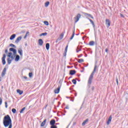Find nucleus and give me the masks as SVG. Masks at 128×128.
Returning a JSON list of instances; mask_svg holds the SVG:
<instances>
[{
    "label": "nucleus",
    "mask_w": 128,
    "mask_h": 128,
    "mask_svg": "<svg viewBox=\"0 0 128 128\" xmlns=\"http://www.w3.org/2000/svg\"><path fill=\"white\" fill-rule=\"evenodd\" d=\"M92 90H94V86H92Z\"/></svg>",
    "instance_id": "48"
},
{
    "label": "nucleus",
    "mask_w": 128,
    "mask_h": 128,
    "mask_svg": "<svg viewBox=\"0 0 128 128\" xmlns=\"http://www.w3.org/2000/svg\"><path fill=\"white\" fill-rule=\"evenodd\" d=\"M2 104V99L0 98V106Z\"/></svg>",
    "instance_id": "41"
},
{
    "label": "nucleus",
    "mask_w": 128,
    "mask_h": 128,
    "mask_svg": "<svg viewBox=\"0 0 128 128\" xmlns=\"http://www.w3.org/2000/svg\"><path fill=\"white\" fill-rule=\"evenodd\" d=\"M75 96H76V94H75Z\"/></svg>",
    "instance_id": "62"
},
{
    "label": "nucleus",
    "mask_w": 128,
    "mask_h": 128,
    "mask_svg": "<svg viewBox=\"0 0 128 128\" xmlns=\"http://www.w3.org/2000/svg\"><path fill=\"white\" fill-rule=\"evenodd\" d=\"M6 54H4L2 58V64L3 66H4V64H6Z\"/></svg>",
    "instance_id": "6"
},
{
    "label": "nucleus",
    "mask_w": 128,
    "mask_h": 128,
    "mask_svg": "<svg viewBox=\"0 0 128 128\" xmlns=\"http://www.w3.org/2000/svg\"><path fill=\"white\" fill-rule=\"evenodd\" d=\"M18 52L21 56H22V49H19L18 50Z\"/></svg>",
    "instance_id": "24"
},
{
    "label": "nucleus",
    "mask_w": 128,
    "mask_h": 128,
    "mask_svg": "<svg viewBox=\"0 0 128 128\" xmlns=\"http://www.w3.org/2000/svg\"><path fill=\"white\" fill-rule=\"evenodd\" d=\"M80 16H82V15L80 14H78L74 18V20H75V24H76V22H78V20H80Z\"/></svg>",
    "instance_id": "5"
},
{
    "label": "nucleus",
    "mask_w": 128,
    "mask_h": 128,
    "mask_svg": "<svg viewBox=\"0 0 128 128\" xmlns=\"http://www.w3.org/2000/svg\"><path fill=\"white\" fill-rule=\"evenodd\" d=\"M3 124L5 128H12V118L10 115H6L4 116L3 120Z\"/></svg>",
    "instance_id": "1"
},
{
    "label": "nucleus",
    "mask_w": 128,
    "mask_h": 128,
    "mask_svg": "<svg viewBox=\"0 0 128 128\" xmlns=\"http://www.w3.org/2000/svg\"><path fill=\"white\" fill-rule=\"evenodd\" d=\"M76 70H71L70 71V76H74V74H76Z\"/></svg>",
    "instance_id": "12"
},
{
    "label": "nucleus",
    "mask_w": 128,
    "mask_h": 128,
    "mask_svg": "<svg viewBox=\"0 0 128 128\" xmlns=\"http://www.w3.org/2000/svg\"><path fill=\"white\" fill-rule=\"evenodd\" d=\"M80 52V51L78 50H76V52Z\"/></svg>",
    "instance_id": "58"
},
{
    "label": "nucleus",
    "mask_w": 128,
    "mask_h": 128,
    "mask_svg": "<svg viewBox=\"0 0 128 128\" xmlns=\"http://www.w3.org/2000/svg\"><path fill=\"white\" fill-rule=\"evenodd\" d=\"M112 115H110L109 117V118H108V120L106 122V124L108 126V124H110V122H112Z\"/></svg>",
    "instance_id": "9"
},
{
    "label": "nucleus",
    "mask_w": 128,
    "mask_h": 128,
    "mask_svg": "<svg viewBox=\"0 0 128 128\" xmlns=\"http://www.w3.org/2000/svg\"><path fill=\"white\" fill-rule=\"evenodd\" d=\"M50 128H58V126H56L53 125L51 126Z\"/></svg>",
    "instance_id": "39"
},
{
    "label": "nucleus",
    "mask_w": 128,
    "mask_h": 128,
    "mask_svg": "<svg viewBox=\"0 0 128 128\" xmlns=\"http://www.w3.org/2000/svg\"><path fill=\"white\" fill-rule=\"evenodd\" d=\"M85 56L86 58V56H88V54H85Z\"/></svg>",
    "instance_id": "54"
},
{
    "label": "nucleus",
    "mask_w": 128,
    "mask_h": 128,
    "mask_svg": "<svg viewBox=\"0 0 128 128\" xmlns=\"http://www.w3.org/2000/svg\"><path fill=\"white\" fill-rule=\"evenodd\" d=\"M74 124H76V122L74 123Z\"/></svg>",
    "instance_id": "61"
},
{
    "label": "nucleus",
    "mask_w": 128,
    "mask_h": 128,
    "mask_svg": "<svg viewBox=\"0 0 128 128\" xmlns=\"http://www.w3.org/2000/svg\"><path fill=\"white\" fill-rule=\"evenodd\" d=\"M57 40H58V42H60V41L62 40V39H61L60 38H58L57 39Z\"/></svg>",
    "instance_id": "45"
},
{
    "label": "nucleus",
    "mask_w": 128,
    "mask_h": 128,
    "mask_svg": "<svg viewBox=\"0 0 128 128\" xmlns=\"http://www.w3.org/2000/svg\"><path fill=\"white\" fill-rule=\"evenodd\" d=\"M88 20H90V23L92 24L93 28H95L96 26L94 25V21H92V19L90 18H88Z\"/></svg>",
    "instance_id": "18"
},
{
    "label": "nucleus",
    "mask_w": 128,
    "mask_h": 128,
    "mask_svg": "<svg viewBox=\"0 0 128 128\" xmlns=\"http://www.w3.org/2000/svg\"><path fill=\"white\" fill-rule=\"evenodd\" d=\"M88 122V119H86L82 123V126H86V122Z\"/></svg>",
    "instance_id": "23"
},
{
    "label": "nucleus",
    "mask_w": 128,
    "mask_h": 128,
    "mask_svg": "<svg viewBox=\"0 0 128 128\" xmlns=\"http://www.w3.org/2000/svg\"><path fill=\"white\" fill-rule=\"evenodd\" d=\"M8 49H6L5 50V54H8Z\"/></svg>",
    "instance_id": "46"
},
{
    "label": "nucleus",
    "mask_w": 128,
    "mask_h": 128,
    "mask_svg": "<svg viewBox=\"0 0 128 128\" xmlns=\"http://www.w3.org/2000/svg\"><path fill=\"white\" fill-rule=\"evenodd\" d=\"M12 112H13V114H16V110L14 108H12Z\"/></svg>",
    "instance_id": "31"
},
{
    "label": "nucleus",
    "mask_w": 128,
    "mask_h": 128,
    "mask_svg": "<svg viewBox=\"0 0 128 128\" xmlns=\"http://www.w3.org/2000/svg\"><path fill=\"white\" fill-rule=\"evenodd\" d=\"M12 56V52H10L8 53V58H10V56Z\"/></svg>",
    "instance_id": "34"
},
{
    "label": "nucleus",
    "mask_w": 128,
    "mask_h": 128,
    "mask_svg": "<svg viewBox=\"0 0 128 128\" xmlns=\"http://www.w3.org/2000/svg\"><path fill=\"white\" fill-rule=\"evenodd\" d=\"M120 16L121 18H124V16L122 14H120Z\"/></svg>",
    "instance_id": "43"
},
{
    "label": "nucleus",
    "mask_w": 128,
    "mask_h": 128,
    "mask_svg": "<svg viewBox=\"0 0 128 128\" xmlns=\"http://www.w3.org/2000/svg\"><path fill=\"white\" fill-rule=\"evenodd\" d=\"M62 86V84L60 86H58L56 89L54 90V94H58L60 92V88Z\"/></svg>",
    "instance_id": "7"
},
{
    "label": "nucleus",
    "mask_w": 128,
    "mask_h": 128,
    "mask_svg": "<svg viewBox=\"0 0 128 128\" xmlns=\"http://www.w3.org/2000/svg\"><path fill=\"white\" fill-rule=\"evenodd\" d=\"M29 78H32V72H30L28 74Z\"/></svg>",
    "instance_id": "37"
},
{
    "label": "nucleus",
    "mask_w": 128,
    "mask_h": 128,
    "mask_svg": "<svg viewBox=\"0 0 128 128\" xmlns=\"http://www.w3.org/2000/svg\"><path fill=\"white\" fill-rule=\"evenodd\" d=\"M96 68H98V66L95 65L94 67V70L92 71V73L90 75L88 80V84H92V79L94 78V73L96 72Z\"/></svg>",
    "instance_id": "2"
},
{
    "label": "nucleus",
    "mask_w": 128,
    "mask_h": 128,
    "mask_svg": "<svg viewBox=\"0 0 128 128\" xmlns=\"http://www.w3.org/2000/svg\"><path fill=\"white\" fill-rule=\"evenodd\" d=\"M65 108H66V110H68V108H70L68 107V106H66V107Z\"/></svg>",
    "instance_id": "44"
},
{
    "label": "nucleus",
    "mask_w": 128,
    "mask_h": 128,
    "mask_svg": "<svg viewBox=\"0 0 128 128\" xmlns=\"http://www.w3.org/2000/svg\"><path fill=\"white\" fill-rule=\"evenodd\" d=\"M44 24H46V26H48L50 24L48 23V21H44Z\"/></svg>",
    "instance_id": "33"
},
{
    "label": "nucleus",
    "mask_w": 128,
    "mask_h": 128,
    "mask_svg": "<svg viewBox=\"0 0 128 128\" xmlns=\"http://www.w3.org/2000/svg\"><path fill=\"white\" fill-rule=\"evenodd\" d=\"M78 50H79V52H80V50H82L80 49Z\"/></svg>",
    "instance_id": "59"
},
{
    "label": "nucleus",
    "mask_w": 128,
    "mask_h": 128,
    "mask_svg": "<svg viewBox=\"0 0 128 128\" xmlns=\"http://www.w3.org/2000/svg\"><path fill=\"white\" fill-rule=\"evenodd\" d=\"M16 92H17L18 94H19L20 96H22V94H24V91L20 90H17Z\"/></svg>",
    "instance_id": "20"
},
{
    "label": "nucleus",
    "mask_w": 128,
    "mask_h": 128,
    "mask_svg": "<svg viewBox=\"0 0 128 128\" xmlns=\"http://www.w3.org/2000/svg\"><path fill=\"white\" fill-rule=\"evenodd\" d=\"M106 24L107 25V27L110 28V20L106 19Z\"/></svg>",
    "instance_id": "8"
},
{
    "label": "nucleus",
    "mask_w": 128,
    "mask_h": 128,
    "mask_svg": "<svg viewBox=\"0 0 128 128\" xmlns=\"http://www.w3.org/2000/svg\"><path fill=\"white\" fill-rule=\"evenodd\" d=\"M5 108H8V102H5Z\"/></svg>",
    "instance_id": "40"
},
{
    "label": "nucleus",
    "mask_w": 128,
    "mask_h": 128,
    "mask_svg": "<svg viewBox=\"0 0 128 128\" xmlns=\"http://www.w3.org/2000/svg\"><path fill=\"white\" fill-rule=\"evenodd\" d=\"M46 34H48V32H45L42 33L41 34H40V36H46Z\"/></svg>",
    "instance_id": "27"
},
{
    "label": "nucleus",
    "mask_w": 128,
    "mask_h": 128,
    "mask_svg": "<svg viewBox=\"0 0 128 128\" xmlns=\"http://www.w3.org/2000/svg\"><path fill=\"white\" fill-rule=\"evenodd\" d=\"M82 54H81L79 55V56H78V58H80V57H82Z\"/></svg>",
    "instance_id": "47"
},
{
    "label": "nucleus",
    "mask_w": 128,
    "mask_h": 128,
    "mask_svg": "<svg viewBox=\"0 0 128 128\" xmlns=\"http://www.w3.org/2000/svg\"><path fill=\"white\" fill-rule=\"evenodd\" d=\"M46 119H45L41 124L40 126H44V125L46 124Z\"/></svg>",
    "instance_id": "21"
},
{
    "label": "nucleus",
    "mask_w": 128,
    "mask_h": 128,
    "mask_svg": "<svg viewBox=\"0 0 128 128\" xmlns=\"http://www.w3.org/2000/svg\"><path fill=\"white\" fill-rule=\"evenodd\" d=\"M72 102H74V99L71 100Z\"/></svg>",
    "instance_id": "57"
},
{
    "label": "nucleus",
    "mask_w": 128,
    "mask_h": 128,
    "mask_svg": "<svg viewBox=\"0 0 128 128\" xmlns=\"http://www.w3.org/2000/svg\"><path fill=\"white\" fill-rule=\"evenodd\" d=\"M116 80L117 86H118V78H116Z\"/></svg>",
    "instance_id": "38"
},
{
    "label": "nucleus",
    "mask_w": 128,
    "mask_h": 128,
    "mask_svg": "<svg viewBox=\"0 0 128 128\" xmlns=\"http://www.w3.org/2000/svg\"><path fill=\"white\" fill-rule=\"evenodd\" d=\"M24 110H26V107L23 108L20 111V114H22V112H24Z\"/></svg>",
    "instance_id": "36"
},
{
    "label": "nucleus",
    "mask_w": 128,
    "mask_h": 128,
    "mask_svg": "<svg viewBox=\"0 0 128 128\" xmlns=\"http://www.w3.org/2000/svg\"><path fill=\"white\" fill-rule=\"evenodd\" d=\"M0 82H2V78L0 76Z\"/></svg>",
    "instance_id": "55"
},
{
    "label": "nucleus",
    "mask_w": 128,
    "mask_h": 128,
    "mask_svg": "<svg viewBox=\"0 0 128 128\" xmlns=\"http://www.w3.org/2000/svg\"><path fill=\"white\" fill-rule=\"evenodd\" d=\"M28 34H30V32H26V34H27V35H28Z\"/></svg>",
    "instance_id": "53"
},
{
    "label": "nucleus",
    "mask_w": 128,
    "mask_h": 128,
    "mask_svg": "<svg viewBox=\"0 0 128 128\" xmlns=\"http://www.w3.org/2000/svg\"><path fill=\"white\" fill-rule=\"evenodd\" d=\"M46 49L47 50H50V44H49V43L46 44Z\"/></svg>",
    "instance_id": "26"
},
{
    "label": "nucleus",
    "mask_w": 128,
    "mask_h": 128,
    "mask_svg": "<svg viewBox=\"0 0 128 128\" xmlns=\"http://www.w3.org/2000/svg\"><path fill=\"white\" fill-rule=\"evenodd\" d=\"M10 46H12V48H16V45L12 44H10Z\"/></svg>",
    "instance_id": "32"
},
{
    "label": "nucleus",
    "mask_w": 128,
    "mask_h": 128,
    "mask_svg": "<svg viewBox=\"0 0 128 128\" xmlns=\"http://www.w3.org/2000/svg\"><path fill=\"white\" fill-rule=\"evenodd\" d=\"M84 72V68H83V70L80 71L81 72Z\"/></svg>",
    "instance_id": "49"
},
{
    "label": "nucleus",
    "mask_w": 128,
    "mask_h": 128,
    "mask_svg": "<svg viewBox=\"0 0 128 128\" xmlns=\"http://www.w3.org/2000/svg\"><path fill=\"white\" fill-rule=\"evenodd\" d=\"M68 44L64 50V56H66V52H68Z\"/></svg>",
    "instance_id": "15"
},
{
    "label": "nucleus",
    "mask_w": 128,
    "mask_h": 128,
    "mask_svg": "<svg viewBox=\"0 0 128 128\" xmlns=\"http://www.w3.org/2000/svg\"><path fill=\"white\" fill-rule=\"evenodd\" d=\"M15 62H18L20 60V55H15Z\"/></svg>",
    "instance_id": "16"
},
{
    "label": "nucleus",
    "mask_w": 128,
    "mask_h": 128,
    "mask_svg": "<svg viewBox=\"0 0 128 128\" xmlns=\"http://www.w3.org/2000/svg\"><path fill=\"white\" fill-rule=\"evenodd\" d=\"M105 52H108V48H106Z\"/></svg>",
    "instance_id": "42"
},
{
    "label": "nucleus",
    "mask_w": 128,
    "mask_h": 128,
    "mask_svg": "<svg viewBox=\"0 0 128 128\" xmlns=\"http://www.w3.org/2000/svg\"><path fill=\"white\" fill-rule=\"evenodd\" d=\"M84 14L86 16H89V18H92V20H94V16H92V14L86 12H84Z\"/></svg>",
    "instance_id": "14"
},
{
    "label": "nucleus",
    "mask_w": 128,
    "mask_h": 128,
    "mask_svg": "<svg viewBox=\"0 0 128 128\" xmlns=\"http://www.w3.org/2000/svg\"><path fill=\"white\" fill-rule=\"evenodd\" d=\"M58 42H59V41L58 40V39H57V40H56V43H58Z\"/></svg>",
    "instance_id": "52"
},
{
    "label": "nucleus",
    "mask_w": 128,
    "mask_h": 128,
    "mask_svg": "<svg viewBox=\"0 0 128 128\" xmlns=\"http://www.w3.org/2000/svg\"><path fill=\"white\" fill-rule=\"evenodd\" d=\"M79 34H76V36H78Z\"/></svg>",
    "instance_id": "63"
},
{
    "label": "nucleus",
    "mask_w": 128,
    "mask_h": 128,
    "mask_svg": "<svg viewBox=\"0 0 128 128\" xmlns=\"http://www.w3.org/2000/svg\"><path fill=\"white\" fill-rule=\"evenodd\" d=\"M28 36V35L26 34V36H24V38H26Z\"/></svg>",
    "instance_id": "51"
},
{
    "label": "nucleus",
    "mask_w": 128,
    "mask_h": 128,
    "mask_svg": "<svg viewBox=\"0 0 128 128\" xmlns=\"http://www.w3.org/2000/svg\"><path fill=\"white\" fill-rule=\"evenodd\" d=\"M50 126H54V124H56V120H54V119H52V120L50 121Z\"/></svg>",
    "instance_id": "13"
},
{
    "label": "nucleus",
    "mask_w": 128,
    "mask_h": 128,
    "mask_svg": "<svg viewBox=\"0 0 128 128\" xmlns=\"http://www.w3.org/2000/svg\"><path fill=\"white\" fill-rule=\"evenodd\" d=\"M2 88H4V86H2Z\"/></svg>",
    "instance_id": "56"
},
{
    "label": "nucleus",
    "mask_w": 128,
    "mask_h": 128,
    "mask_svg": "<svg viewBox=\"0 0 128 128\" xmlns=\"http://www.w3.org/2000/svg\"><path fill=\"white\" fill-rule=\"evenodd\" d=\"M22 36H18V37L16 39V40H15V43H16V44H18V43H19V42H20V40H22Z\"/></svg>",
    "instance_id": "10"
},
{
    "label": "nucleus",
    "mask_w": 128,
    "mask_h": 128,
    "mask_svg": "<svg viewBox=\"0 0 128 128\" xmlns=\"http://www.w3.org/2000/svg\"><path fill=\"white\" fill-rule=\"evenodd\" d=\"M78 62L79 64H80V62H84V59H78Z\"/></svg>",
    "instance_id": "30"
},
{
    "label": "nucleus",
    "mask_w": 128,
    "mask_h": 128,
    "mask_svg": "<svg viewBox=\"0 0 128 128\" xmlns=\"http://www.w3.org/2000/svg\"><path fill=\"white\" fill-rule=\"evenodd\" d=\"M6 68H8V65H6L5 68H4L2 73V76H6Z\"/></svg>",
    "instance_id": "4"
},
{
    "label": "nucleus",
    "mask_w": 128,
    "mask_h": 128,
    "mask_svg": "<svg viewBox=\"0 0 128 128\" xmlns=\"http://www.w3.org/2000/svg\"><path fill=\"white\" fill-rule=\"evenodd\" d=\"M38 44L40 46H42L44 44V41L42 40V39H39L38 40Z\"/></svg>",
    "instance_id": "11"
},
{
    "label": "nucleus",
    "mask_w": 128,
    "mask_h": 128,
    "mask_svg": "<svg viewBox=\"0 0 128 128\" xmlns=\"http://www.w3.org/2000/svg\"><path fill=\"white\" fill-rule=\"evenodd\" d=\"M10 50V52H12L13 54H14V56H12L10 57H9V58H11L12 60H14V58H16V50L15 48H11L9 49Z\"/></svg>",
    "instance_id": "3"
},
{
    "label": "nucleus",
    "mask_w": 128,
    "mask_h": 128,
    "mask_svg": "<svg viewBox=\"0 0 128 128\" xmlns=\"http://www.w3.org/2000/svg\"><path fill=\"white\" fill-rule=\"evenodd\" d=\"M74 32H75V30L74 29V30H73L72 36L70 38V40H72L74 38V34H75Z\"/></svg>",
    "instance_id": "25"
},
{
    "label": "nucleus",
    "mask_w": 128,
    "mask_h": 128,
    "mask_svg": "<svg viewBox=\"0 0 128 128\" xmlns=\"http://www.w3.org/2000/svg\"><path fill=\"white\" fill-rule=\"evenodd\" d=\"M16 34H12L10 36V40H14V38H16Z\"/></svg>",
    "instance_id": "17"
},
{
    "label": "nucleus",
    "mask_w": 128,
    "mask_h": 128,
    "mask_svg": "<svg viewBox=\"0 0 128 128\" xmlns=\"http://www.w3.org/2000/svg\"><path fill=\"white\" fill-rule=\"evenodd\" d=\"M72 82L74 84H76V80H72Z\"/></svg>",
    "instance_id": "35"
},
{
    "label": "nucleus",
    "mask_w": 128,
    "mask_h": 128,
    "mask_svg": "<svg viewBox=\"0 0 128 128\" xmlns=\"http://www.w3.org/2000/svg\"><path fill=\"white\" fill-rule=\"evenodd\" d=\"M49 5H50V2L48 1L45 3L44 6H46V8H48V6Z\"/></svg>",
    "instance_id": "28"
},
{
    "label": "nucleus",
    "mask_w": 128,
    "mask_h": 128,
    "mask_svg": "<svg viewBox=\"0 0 128 128\" xmlns=\"http://www.w3.org/2000/svg\"><path fill=\"white\" fill-rule=\"evenodd\" d=\"M78 80V82H80V80Z\"/></svg>",
    "instance_id": "60"
},
{
    "label": "nucleus",
    "mask_w": 128,
    "mask_h": 128,
    "mask_svg": "<svg viewBox=\"0 0 128 128\" xmlns=\"http://www.w3.org/2000/svg\"><path fill=\"white\" fill-rule=\"evenodd\" d=\"M60 124L58 123V124Z\"/></svg>",
    "instance_id": "64"
},
{
    "label": "nucleus",
    "mask_w": 128,
    "mask_h": 128,
    "mask_svg": "<svg viewBox=\"0 0 128 128\" xmlns=\"http://www.w3.org/2000/svg\"><path fill=\"white\" fill-rule=\"evenodd\" d=\"M90 46H94V42L90 41L89 43Z\"/></svg>",
    "instance_id": "29"
},
{
    "label": "nucleus",
    "mask_w": 128,
    "mask_h": 128,
    "mask_svg": "<svg viewBox=\"0 0 128 128\" xmlns=\"http://www.w3.org/2000/svg\"><path fill=\"white\" fill-rule=\"evenodd\" d=\"M64 34H66V32H63L62 34H61L59 36V38H64Z\"/></svg>",
    "instance_id": "22"
},
{
    "label": "nucleus",
    "mask_w": 128,
    "mask_h": 128,
    "mask_svg": "<svg viewBox=\"0 0 128 128\" xmlns=\"http://www.w3.org/2000/svg\"><path fill=\"white\" fill-rule=\"evenodd\" d=\"M24 78H25V80H28V77H26V76H24Z\"/></svg>",
    "instance_id": "50"
},
{
    "label": "nucleus",
    "mask_w": 128,
    "mask_h": 128,
    "mask_svg": "<svg viewBox=\"0 0 128 128\" xmlns=\"http://www.w3.org/2000/svg\"><path fill=\"white\" fill-rule=\"evenodd\" d=\"M12 60L10 59V58H7V62L8 64H12Z\"/></svg>",
    "instance_id": "19"
}]
</instances>
